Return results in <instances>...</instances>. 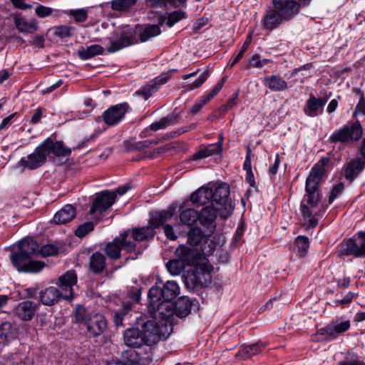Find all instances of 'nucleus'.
Segmentation results:
<instances>
[{"mask_svg": "<svg viewBox=\"0 0 365 365\" xmlns=\"http://www.w3.org/2000/svg\"><path fill=\"white\" fill-rule=\"evenodd\" d=\"M58 247L53 245H46L39 249L38 243L31 238L24 239L18 243V251L13 252L11 260L19 272L38 273L45 267V263L34 260V256L48 257L58 253Z\"/></svg>", "mask_w": 365, "mask_h": 365, "instance_id": "obj_1", "label": "nucleus"}, {"mask_svg": "<svg viewBox=\"0 0 365 365\" xmlns=\"http://www.w3.org/2000/svg\"><path fill=\"white\" fill-rule=\"evenodd\" d=\"M140 32V40L141 42L148 41L160 34V29L158 25H148L143 29L136 26L133 28L130 26H123L120 31H115L113 37H110V46L107 48L108 53H115L120 49L128 47L138 42L135 35Z\"/></svg>", "mask_w": 365, "mask_h": 365, "instance_id": "obj_2", "label": "nucleus"}, {"mask_svg": "<svg viewBox=\"0 0 365 365\" xmlns=\"http://www.w3.org/2000/svg\"><path fill=\"white\" fill-rule=\"evenodd\" d=\"M273 8L267 9L262 19L263 28L272 31L291 20L300 10L296 0H272Z\"/></svg>", "mask_w": 365, "mask_h": 365, "instance_id": "obj_3", "label": "nucleus"}, {"mask_svg": "<svg viewBox=\"0 0 365 365\" xmlns=\"http://www.w3.org/2000/svg\"><path fill=\"white\" fill-rule=\"evenodd\" d=\"M161 328L155 319L149 320L143 324L141 329L132 327L125 331L123 339L125 345L138 348L143 345L151 346L156 344L160 336Z\"/></svg>", "mask_w": 365, "mask_h": 365, "instance_id": "obj_4", "label": "nucleus"}, {"mask_svg": "<svg viewBox=\"0 0 365 365\" xmlns=\"http://www.w3.org/2000/svg\"><path fill=\"white\" fill-rule=\"evenodd\" d=\"M175 212V208L174 207H170L166 210L155 212L150 216L149 225L141 228H135L132 232L129 230L127 232H129V236L130 235L135 241H144L152 239L155 233V229L170 221L174 216Z\"/></svg>", "mask_w": 365, "mask_h": 365, "instance_id": "obj_5", "label": "nucleus"}, {"mask_svg": "<svg viewBox=\"0 0 365 365\" xmlns=\"http://www.w3.org/2000/svg\"><path fill=\"white\" fill-rule=\"evenodd\" d=\"M326 210L327 205L322 202V196H304L301 203V212L309 226L315 227Z\"/></svg>", "mask_w": 365, "mask_h": 365, "instance_id": "obj_6", "label": "nucleus"}, {"mask_svg": "<svg viewBox=\"0 0 365 365\" xmlns=\"http://www.w3.org/2000/svg\"><path fill=\"white\" fill-rule=\"evenodd\" d=\"M329 161L327 158H322L312 168L306 180L304 196H322L319 186L326 178L325 167Z\"/></svg>", "mask_w": 365, "mask_h": 365, "instance_id": "obj_7", "label": "nucleus"}, {"mask_svg": "<svg viewBox=\"0 0 365 365\" xmlns=\"http://www.w3.org/2000/svg\"><path fill=\"white\" fill-rule=\"evenodd\" d=\"M190 271L188 272L187 279L192 283L193 286H205L210 282V274L213 267L208 259L200 257L198 261L192 264Z\"/></svg>", "mask_w": 365, "mask_h": 365, "instance_id": "obj_8", "label": "nucleus"}, {"mask_svg": "<svg viewBox=\"0 0 365 365\" xmlns=\"http://www.w3.org/2000/svg\"><path fill=\"white\" fill-rule=\"evenodd\" d=\"M363 135V129L359 122L348 123L336 130L330 136L331 143L349 144L358 141Z\"/></svg>", "mask_w": 365, "mask_h": 365, "instance_id": "obj_9", "label": "nucleus"}, {"mask_svg": "<svg viewBox=\"0 0 365 365\" xmlns=\"http://www.w3.org/2000/svg\"><path fill=\"white\" fill-rule=\"evenodd\" d=\"M149 309L155 319L161 320L160 325L158 324L161 330L166 329L167 324L170 322L169 319L175 312L173 303L163 299L152 303L149 300ZM157 324L158 323L157 322Z\"/></svg>", "mask_w": 365, "mask_h": 365, "instance_id": "obj_10", "label": "nucleus"}, {"mask_svg": "<svg viewBox=\"0 0 365 365\" xmlns=\"http://www.w3.org/2000/svg\"><path fill=\"white\" fill-rule=\"evenodd\" d=\"M129 232L120 234L113 242L105 246L104 251L107 256L113 259H117L120 257L122 247L129 252L135 251V243L128 240Z\"/></svg>", "mask_w": 365, "mask_h": 365, "instance_id": "obj_11", "label": "nucleus"}, {"mask_svg": "<svg viewBox=\"0 0 365 365\" xmlns=\"http://www.w3.org/2000/svg\"><path fill=\"white\" fill-rule=\"evenodd\" d=\"M180 294V287L174 281H168L163 289L158 287H153L148 292V299L152 303L158 300H165L171 302Z\"/></svg>", "mask_w": 365, "mask_h": 365, "instance_id": "obj_12", "label": "nucleus"}, {"mask_svg": "<svg viewBox=\"0 0 365 365\" xmlns=\"http://www.w3.org/2000/svg\"><path fill=\"white\" fill-rule=\"evenodd\" d=\"M212 192L211 205L220 210V215L226 217L227 214V201L230 195L229 187L226 184H211Z\"/></svg>", "mask_w": 365, "mask_h": 365, "instance_id": "obj_13", "label": "nucleus"}, {"mask_svg": "<svg viewBox=\"0 0 365 365\" xmlns=\"http://www.w3.org/2000/svg\"><path fill=\"white\" fill-rule=\"evenodd\" d=\"M77 283V275L73 270H70L61 275L58 279V288L62 299L72 301L74 298V287Z\"/></svg>", "mask_w": 365, "mask_h": 365, "instance_id": "obj_14", "label": "nucleus"}, {"mask_svg": "<svg viewBox=\"0 0 365 365\" xmlns=\"http://www.w3.org/2000/svg\"><path fill=\"white\" fill-rule=\"evenodd\" d=\"M344 253L346 255L361 257L365 255V232H359L353 238L343 244Z\"/></svg>", "mask_w": 365, "mask_h": 365, "instance_id": "obj_15", "label": "nucleus"}, {"mask_svg": "<svg viewBox=\"0 0 365 365\" xmlns=\"http://www.w3.org/2000/svg\"><path fill=\"white\" fill-rule=\"evenodd\" d=\"M116 194L115 192L106 190L98 193L93 202L90 213L93 215L97 212H103L114 204Z\"/></svg>", "mask_w": 365, "mask_h": 365, "instance_id": "obj_16", "label": "nucleus"}, {"mask_svg": "<svg viewBox=\"0 0 365 365\" xmlns=\"http://www.w3.org/2000/svg\"><path fill=\"white\" fill-rule=\"evenodd\" d=\"M173 71H175V70H172L167 73H162L141 89L135 92V95L142 96L145 101L148 100L153 93L156 92L160 88L162 85L168 81L171 78L172 72Z\"/></svg>", "mask_w": 365, "mask_h": 365, "instance_id": "obj_17", "label": "nucleus"}, {"mask_svg": "<svg viewBox=\"0 0 365 365\" xmlns=\"http://www.w3.org/2000/svg\"><path fill=\"white\" fill-rule=\"evenodd\" d=\"M128 109L127 103H119L110 107L102 115L104 123L108 125H115L120 123Z\"/></svg>", "mask_w": 365, "mask_h": 365, "instance_id": "obj_18", "label": "nucleus"}, {"mask_svg": "<svg viewBox=\"0 0 365 365\" xmlns=\"http://www.w3.org/2000/svg\"><path fill=\"white\" fill-rule=\"evenodd\" d=\"M85 325L90 336H98L107 329V322L103 315L95 314L86 320Z\"/></svg>", "mask_w": 365, "mask_h": 365, "instance_id": "obj_19", "label": "nucleus"}, {"mask_svg": "<svg viewBox=\"0 0 365 365\" xmlns=\"http://www.w3.org/2000/svg\"><path fill=\"white\" fill-rule=\"evenodd\" d=\"M46 155L40 144L34 153L21 159V165L29 170L36 169L41 166L46 160Z\"/></svg>", "mask_w": 365, "mask_h": 365, "instance_id": "obj_20", "label": "nucleus"}, {"mask_svg": "<svg viewBox=\"0 0 365 365\" xmlns=\"http://www.w3.org/2000/svg\"><path fill=\"white\" fill-rule=\"evenodd\" d=\"M349 327V320L337 319L321 328L319 332L322 335H326L329 339H334L339 334L348 330Z\"/></svg>", "mask_w": 365, "mask_h": 365, "instance_id": "obj_21", "label": "nucleus"}, {"mask_svg": "<svg viewBox=\"0 0 365 365\" xmlns=\"http://www.w3.org/2000/svg\"><path fill=\"white\" fill-rule=\"evenodd\" d=\"M14 24L19 33L31 34L38 30V21L34 18L27 19L26 16L15 14L13 16Z\"/></svg>", "mask_w": 365, "mask_h": 365, "instance_id": "obj_22", "label": "nucleus"}, {"mask_svg": "<svg viewBox=\"0 0 365 365\" xmlns=\"http://www.w3.org/2000/svg\"><path fill=\"white\" fill-rule=\"evenodd\" d=\"M175 255L185 266L190 267L196 263L200 257H204L197 250L182 245L176 249Z\"/></svg>", "mask_w": 365, "mask_h": 365, "instance_id": "obj_23", "label": "nucleus"}, {"mask_svg": "<svg viewBox=\"0 0 365 365\" xmlns=\"http://www.w3.org/2000/svg\"><path fill=\"white\" fill-rule=\"evenodd\" d=\"M46 157L49 154H53L57 157H65L71 154V150L64 146L63 142H54L50 138H46L41 144Z\"/></svg>", "mask_w": 365, "mask_h": 365, "instance_id": "obj_24", "label": "nucleus"}, {"mask_svg": "<svg viewBox=\"0 0 365 365\" xmlns=\"http://www.w3.org/2000/svg\"><path fill=\"white\" fill-rule=\"evenodd\" d=\"M37 304L34 302L26 300L19 303L13 312L15 316L24 321L31 320L37 309Z\"/></svg>", "mask_w": 365, "mask_h": 365, "instance_id": "obj_25", "label": "nucleus"}, {"mask_svg": "<svg viewBox=\"0 0 365 365\" xmlns=\"http://www.w3.org/2000/svg\"><path fill=\"white\" fill-rule=\"evenodd\" d=\"M39 301L46 306L51 307L58 303L61 299L58 288L49 286L38 292Z\"/></svg>", "mask_w": 365, "mask_h": 365, "instance_id": "obj_26", "label": "nucleus"}, {"mask_svg": "<svg viewBox=\"0 0 365 365\" xmlns=\"http://www.w3.org/2000/svg\"><path fill=\"white\" fill-rule=\"evenodd\" d=\"M212 196L211 183H210L207 186H202L193 192L190 196V200L197 206L211 205Z\"/></svg>", "mask_w": 365, "mask_h": 365, "instance_id": "obj_27", "label": "nucleus"}, {"mask_svg": "<svg viewBox=\"0 0 365 365\" xmlns=\"http://www.w3.org/2000/svg\"><path fill=\"white\" fill-rule=\"evenodd\" d=\"M327 102L326 98H316L311 95L304 107V112L309 117H316L322 113Z\"/></svg>", "mask_w": 365, "mask_h": 365, "instance_id": "obj_28", "label": "nucleus"}, {"mask_svg": "<svg viewBox=\"0 0 365 365\" xmlns=\"http://www.w3.org/2000/svg\"><path fill=\"white\" fill-rule=\"evenodd\" d=\"M217 213L220 214V210L211 205H207L203 207L199 215V221L203 226H212L217 217Z\"/></svg>", "mask_w": 365, "mask_h": 365, "instance_id": "obj_29", "label": "nucleus"}, {"mask_svg": "<svg viewBox=\"0 0 365 365\" xmlns=\"http://www.w3.org/2000/svg\"><path fill=\"white\" fill-rule=\"evenodd\" d=\"M365 160L356 158L349 161L345 168V177L347 180H353L364 169Z\"/></svg>", "mask_w": 365, "mask_h": 365, "instance_id": "obj_30", "label": "nucleus"}, {"mask_svg": "<svg viewBox=\"0 0 365 365\" xmlns=\"http://www.w3.org/2000/svg\"><path fill=\"white\" fill-rule=\"evenodd\" d=\"M76 215L75 208L71 205H66L55 214L53 220L56 224H66L71 221Z\"/></svg>", "mask_w": 365, "mask_h": 365, "instance_id": "obj_31", "label": "nucleus"}, {"mask_svg": "<svg viewBox=\"0 0 365 365\" xmlns=\"http://www.w3.org/2000/svg\"><path fill=\"white\" fill-rule=\"evenodd\" d=\"M264 84L274 92L282 91L287 88V83L282 77L274 75L265 77Z\"/></svg>", "mask_w": 365, "mask_h": 365, "instance_id": "obj_32", "label": "nucleus"}, {"mask_svg": "<svg viewBox=\"0 0 365 365\" xmlns=\"http://www.w3.org/2000/svg\"><path fill=\"white\" fill-rule=\"evenodd\" d=\"M106 257L103 254L96 252L90 258L89 267L96 274L102 272L106 266Z\"/></svg>", "mask_w": 365, "mask_h": 365, "instance_id": "obj_33", "label": "nucleus"}, {"mask_svg": "<svg viewBox=\"0 0 365 365\" xmlns=\"http://www.w3.org/2000/svg\"><path fill=\"white\" fill-rule=\"evenodd\" d=\"M264 346L265 345L261 341H258L250 346H243L239 350L236 356L242 359L250 358L251 356L259 353Z\"/></svg>", "mask_w": 365, "mask_h": 365, "instance_id": "obj_34", "label": "nucleus"}, {"mask_svg": "<svg viewBox=\"0 0 365 365\" xmlns=\"http://www.w3.org/2000/svg\"><path fill=\"white\" fill-rule=\"evenodd\" d=\"M104 48L98 44L91 45L86 48L82 47L78 51V55L82 60H88L94 56L103 54Z\"/></svg>", "mask_w": 365, "mask_h": 365, "instance_id": "obj_35", "label": "nucleus"}, {"mask_svg": "<svg viewBox=\"0 0 365 365\" xmlns=\"http://www.w3.org/2000/svg\"><path fill=\"white\" fill-rule=\"evenodd\" d=\"M222 140H220L218 143L209 145L205 149H202L198 152L195 153L192 158L193 160H200L202 158H207L214 154H219L222 152Z\"/></svg>", "mask_w": 365, "mask_h": 365, "instance_id": "obj_36", "label": "nucleus"}, {"mask_svg": "<svg viewBox=\"0 0 365 365\" xmlns=\"http://www.w3.org/2000/svg\"><path fill=\"white\" fill-rule=\"evenodd\" d=\"M179 217L182 224L190 227L193 226L199 220L198 212L192 208L182 209Z\"/></svg>", "mask_w": 365, "mask_h": 365, "instance_id": "obj_37", "label": "nucleus"}, {"mask_svg": "<svg viewBox=\"0 0 365 365\" xmlns=\"http://www.w3.org/2000/svg\"><path fill=\"white\" fill-rule=\"evenodd\" d=\"M16 328L10 322L0 325V344H6L16 337Z\"/></svg>", "mask_w": 365, "mask_h": 365, "instance_id": "obj_38", "label": "nucleus"}, {"mask_svg": "<svg viewBox=\"0 0 365 365\" xmlns=\"http://www.w3.org/2000/svg\"><path fill=\"white\" fill-rule=\"evenodd\" d=\"M191 303L187 298H180L175 305V312L180 317H185L189 314L191 310Z\"/></svg>", "mask_w": 365, "mask_h": 365, "instance_id": "obj_39", "label": "nucleus"}, {"mask_svg": "<svg viewBox=\"0 0 365 365\" xmlns=\"http://www.w3.org/2000/svg\"><path fill=\"white\" fill-rule=\"evenodd\" d=\"M295 245L297 247V255L301 257H304L309 247L308 237L304 235L297 237L295 240Z\"/></svg>", "mask_w": 365, "mask_h": 365, "instance_id": "obj_40", "label": "nucleus"}, {"mask_svg": "<svg viewBox=\"0 0 365 365\" xmlns=\"http://www.w3.org/2000/svg\"><path fill=\"white\" fill-rule=\"evenodd\" d=\"M137 2V0H113L110 2L112 9L118 11L128 10Z\"/></svg>", "mask_w": 365, "mask_h": 365, "instance_id": "obj_41", "label": "nucleus"}, {"mask_svg": "<svg viewBox=\"0 0 365 365\" xmlns=\"http://www.w3.org/2000/svg\"><path fill=\"white\" fill-rule=\"evenodd\" d=\"M202 237V230L199 227H194L187 234V242L192 246H196L201 242Z\"/></svg>", "mask_w": 365, "mask_h": 365, "instance_id": "obj_42", "label": "nucleus"}, {"mask_svg": "<svg viewBox=\"0 0 365 365\" xmlns=\"http://www.w3.org/2000/svg\"><path fill=\"white\" fill-rule=\"evenodd\" d=\"M168 272L172 275H178L184 269L185 265L178 258L170 260L166 264Z\"/></svg>", "mask_w": 365, "mask_h": 365, "instance_id": "obj_43", "label": "nucleus"}, {"mask_svg": "<svg viewBox=\"0 0 365 365\" xmlns=\"http://www.w3.org/2000/svg\"><path fill=\"white\" fill-rule=\"evenodd\" d=\"M53 34L55 36L61 38H63L70 37L72 35L73 31H74V28L71 26L63 25L56 26L53 28Z\"/></svg>", "mask_w": 365, "mask_h": 365, "instance_id": "obj_44", "label": "nucleus"}, {"mask_svg": "<svg viewBox=\"0 0 365 365\" xmlns=\"http://www.w3.org/2000/svg\"><path fill=\"white\" fill-rule=\"evenodd\" d=\"M209 75L208 71H205L195 82L187 84L184 88L186 91H192L200 87L208 78Z\"/></svg>", "mask_w": 365, "mask_h": 365, "instance_id": "obj_45", "label": "nucleus"}, {"mask_svg": "<svg viewBox=\"0 0 365 365\" xmlns=\"http://www.w3.org/2000/svg\"><path fill=\"white\" fill-rule=\"evenodd\" d=\"M68 14L73 16L78 23L84 22L88 18L87 10L85 9H71L68 12Z\"/></svg>", "mask_w": 365, "mask_h": 365, "instance_id": "obj_46", "label": "nucleus"}, {"mask_svg": "<svg viewBox=\"0 0 365 365\" xmlns=\"http://www.w3.org/2000/svg\"><path fill=\"white\" fill-rule=\"evenodd\" d=\"M94 229V224L92 222H86L80 225L76 230L75 234L79 237L86 236L88 232Z\"/></svg>", "mask_w": 365, "mask_h": 365, "instance_id": "obj_47", "label": "nucleus"}, {"mask_svg": "<svg viewBox=\"0 0 365 365\" xmlns=\"http://www.w3.org/2000/svg\"><path fill=\"white\" fill-rule=\"evenodd\" d=\"M184 17L185 13L182 11L178 10L171 12L168 14L167 24L169 27H171Z\"/></svg>", "mask_w": 365, "mask_h": 365, "instance_id": "obj_48", "label": "nucleus"}, {"mask_svg": "<svg viewBox=\"0 0 365 365\" xmlns=\"http://www.w3.org/2000/svg\"><path fill=\"white\" fill-rule=\"evenodd\" d=\"M130 309V304L125 303L123 304L122 310L115 314V322L117 326H119L122 324L123 317L125 315Z\"/></svg>", "mask_w": 365, "mask_h": 365, "instance_id": "obj_49", "label": "nucleus"}, {"mask_svg": "<svg viewBox=\"0 0 365 365\" xmlns=\"http://www.w3.org/2000/svg\"><path fill=\"white\" fill-rule=\"evenodd\" d=\"M344 186L342 183H339L334 186L329 197V203L331 204L343 192Z\"/></svg>", "mask_w": 365, "mask_h": 365, "instance_id": "obj_50", "label": "nucleus"}, {"mask_svg": "<svg viewBox=\"0 0 365 365\" xmlns=\"http://www.w3.org/2000/svg\"><path fill=\"white\" fill-rule=\"evenodd\" d=\"M53 12V9L43 5H38L35 9V14L39 18H46L50 16Z\"/></svg>", "mask_w": 365, "mask_h": 365, "instance_id": "obj_51", "label": "nucleus"}, {"mask_svg": "<svg viewBox=\"0 0 365 365\" xmlns=\"http://www.w3.org/2000/svg\"><path fill=\"white\" fill-rule=\"evenodd\" d=\"M169 124L170 120H168V119H161L158 122L152 123L150 125L149 128H146L145 133L147 132L148 130L152 131H157L158 130L163 129L166 128V126L168 125Z\"/></svg>", "mask_w": 365, "mask_h": 365, "instance_id": "obj_52", "label": "nucleus"}, {"mask_svg": "<svg viewBox=\"0 0 365 365\" xmlns=\"http://www.w3.org/2000/svg\"><path fill=\"white\" fill-rule=\"evenodd\" d=\"M237 98L238 93H235V94H233L232 97L228 100L226 104L220 107V110L223 113L228 112L236 105Z\"/></svg>", "mask_w": 365, "mask_h": 365, "instance_id": "obj_53", "label": "nucleus"}, {"mask_svg": "<svg viewBox=\"0 0 365 365\" xmlns=\"http://www.w3.org/2000/svg\"><path fill=\"white\" fill-rule=\"evenodd\" d=\"M269 62V60L261 58L258 55L253 56L250 61V66L255 68H262Z\"/></svg>", "mask_w": 365, "mask_h": 365, "instance_id": "obj_54", "label": "nucleus"}, {"mask_svg": "<svg viewBox=\"0 0 365 365\" xmlns=\"http://www.w3.org/2000/svg\"><path fill=\"white\" fill-rule=\"evenodd\" d=\"M224 84V79H222L220 82L215 86L211 91L205 96H203L207 101H210L214 96H215L222 89Z\"/></svg>", "mask_w": 365, "mask_h": 365, "instance_id": "obj_55", "label": "nucleus"}, {"mask_svg": "<svg viewBox=\"0 0 365 365\" xmlns=\"http://www.w3.org/2000/svg\"><path fill=\"white\" fill-rule=\"evenodd\" d=\"M86 309L82 306L77 307L75 313H74V317L77 322H83L84 321L86 322V320L87 319L86 318Z\"/></svg>", "mask_w": 365, "mask_h": 365, "instance_id": "obj_56", "label": "nucleus"}, {"mask_svg": "<svg viewBox=\"0 0 365 365\" xmlns=\"http://www.w3.org/2000/svg\"><path fill=\"white\" fill-rule=\"evenodd\" d=\"M17 113H12L11 115L4 118L0 123V131L2 130L7 129L10 125L13 123V119L16 117Z\"/></svg>", "mask_w": 365, "mask_h": 365, "instance_id": "obj_57", "label": "nucleus"}, {"mask_svg": "<svg viewBox=\"0 0 365 365\" xmlns=\"http://www.w3.org/2000/svg\"><path fill=\"white\" fill-rule=\"evenodd\" d=\"M251 148L250 146L247 147V154L243 164V168L245 171H252V160H251Z\"/></svg>", "mask_w": 365, "mask_h": 365, "instance_id": "obj_58", "label": "nucleus"}, {"mask_svg": "<svg viewBox=\"0 0 365 365\" xmlns=\"http://www.w3.org/2000/svg\"><path fill=\"white\" fill-rule=\"evenodd\" d=\"M163 225L164 226V232L166 237L171 240H175L178 237L175 234L173 227L169 225H165V222Z\"/></svg>", "mask_w": 365, "mask_h": 365, "instance_id": "obj_59", "label": "nucleus"}, {"mask_svg": "<svg viewBox=\"0 0 365 365\" xmlns=\"http://www.w3.org/2000/svg\"><path fill=\"white\" fill-rule=\"evenodd\" d=\"M208 101L202 97L197 102H196L191 108V113L193 114L197 113Z\"/></svg>", "mask_w": 365, "mask_h": 365, "instance_id": "obj_60", "label": "nucleus"}, {"mask_svg": "<svg viewBox=\"0 0 365 365\" xmlns=\"http://www.w3.org/2000/svg\"><path fill=\"white\" fill-rule=\"evenodd\" d=\"M11 1L16 8L21 10H26L32 7L31 4H26L24 0H11Z\"/></svg>", "mask_w": 365, "mask_h": 365, "instance_id": "obj_61", "label": "nucleus"}, {"mask_svg": "<svg viewBox=\"0 0 365 365\" xmlns=\"http://www.w3.org/2000/svg\"><path fill=\"white\" fill-rule=\"evenodd\" d=\"M42 116H43V110H42L41 108H36L35 110V113H34V115L31 117V123L33 124L38 123L41 120Z\"/></svg>", "mask_w": 365, "mask_h": 365, "instance_id": "obj_62", "label": "nucleus"}, {"mask_svg": "<svg viewBox=\"0 0 365 365\" xmlns=\"http://www.w3.org/2000/svg\"><path fill=\"white\" fill-rule=\"evenodd\" d=\"M279 164H280V159H279V155L277 154L273 165L271 166L269 169V175H274L277 174Z\"/></svg>", "mask_w": 365, "mask_h": 365, "instance_id": "obj_63", "label": "nucleus"}, {"mask_svg": "<svg viewBox=\"0 0 365 365\" xmlns=\"http://www.w3.org/2000/svg\"><path fill=\"white\" fill-rule=\"evenodd\" d=\"M45 38L41 35H36L33 38V43L38 47H43Z\"/></svg>", "mask_w": 365, "mask_h": 365, "instance_id": "obj_64", "label": "nucleus"}]
</instances>
